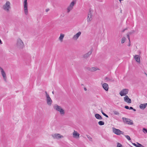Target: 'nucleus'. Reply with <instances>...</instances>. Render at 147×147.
Masks as SVG:
<instances>
[{"label":"nucleus","mask_w":147,"mask_h":147,"mask_svg":"<svg viewBox=\"0 0 147 147\" xmlns=\"http://www.w3.org/2000/svg\"><path fill=\"white\" fill-rule=\"evenodd\" d=\"M76 1L75 0H73L67 8V13H69L73 8L74 5L76 4Z\"/></svg>","instance_id":"nucleus-3"},{"label":"nucleus","mask_w":147,"mask_h":147,"mask_svg":"<svg viewBox=\"0 0 147 147\" xmlns=\"http://www.w3.org/2000/svg\"><path fill=\"white\" fill-rule=\"evenodd\" d=\"M98 124L99 125H103L105 123L103 121H100L98 122Z\"/></svg>","instance_id":"nucleus-25"},{"label":"nucleus","mask_w":147,"mask_h":147,"mask_svg":"<svg viewBox=\"0 0 147 147\" xmlns=\"http://www.w3.org/2000/svg\"><path fill=\"white\" fill-rule=\"evenodd\" d=\"M145 105H146V106H147V103H145Z\"/></svg>","instance_id":"nucleus-41"},{"label":"nucleus","mask_w":147,"mask_h":147,"mask_svg":"<svg viewBox=\"0 0 147 147\" xmlns=\"http://www.w3.org/2000/svg\"><path fill=\"white\" fill-rule=\"evenodd\" d=\"M124 101L128 103H131V100L129 98L128 96L127 95H126L124 98Z\"/></svg>","instance_id":"nucleus-16"},{"label":"nucleus","mask_w":147,"mask_h":147,"mask_svg":"<svg viewBox=\"0 0 147 147\" xmlns=\"http://www.w3.org/2000/svg\"><path fill=\"white\" fill-rule=\"evenodd\" d=\"M92 20V14L91 12L90 11L88 15L87 21L88 22H90Z\"/></svg>","instance_id":"nucleus-13"},{"label":"nucleus","mask_w":147,"mask_h":147,"mask_svg":"<svg viewBox=\"0 0 147 147\" xmlns=\"http://www.w3.org/2000/svg\"><path fill=\"white\" fill-rule=\"evenodd\" d=\"M54 108L55 110L59 112L61 116H63L65 115V111L61 106L57 105H55L54 106Z\"/></svg>","instance_id":"nucleus-1"},{"label":"nucleus","mask_w":147,"mask_h":147,"mask_svg":"<svg viewBox=\"0 0 147 147\" xmlns=\"http://www.w3.org/2000/svg\"><path fill=\"white\" fill-rule=\"evenodd\" d=\"M11 3L9 1H7L3 6V9L7 12H9L11 9Z\"/></svg>","instance_id":"nucleus-2"},{"label":"nucleus","mask_w":147,"mask_h":147,"mask_svg":"<svg viewBox=\"0 0 147 147\" xmlns=\"http://www.w3.org/2000/svg\"><path fill=\"white\" fill-rule=\"evenodd\" d=\"M86 69L88 71L91 72H94L97 70H100V69L97 67H86Z\"/></svg>","instance_id":"nucleus-7"},{"label":"nucleus","mask_w":147,"mask_h":147,"mask_svg":"<svg viewBox=\"0 0 147 147\" xmlns=\"http://www.w3.org/2000/svg\"><path fill=\"white\" fill-rule=\"evenodd\" d=\"M125 136L129 140H131V138L128 135H125Z\"/></svg>","instance_id":"nucleus-27"},{"label":"nucleus","mask_w":147,"mask_h":147,"mask_svg":"<svg viewBox=\"0 0 147 147\" xmlns=\"http://www.w3.org/2000/svg\"><path fill=\"white\" fill-rule=\"evenodd\" d=\"M86 136L90 141H92V138L89 136L87 135Z\"/></svg>","instance_id":"nucleus-32"},{"label":"nucleus","mask_w":147,"mask_h":147,"mask_svg":"<svg viewBox=\"0 0 147 147\" xmlns=\"http://www.w3.org/2000/svg\"><path fill=\"white\" fill-rule=\"evenodd\" d=\"M64 36L65 35L64 34L61 33L60 34V36L59 39L61 42H62L63 41Z\"/></svg>","instance_id":"nucleus-21"},{"label":"nucleus","mask_w":147,"mask_h":147,"mask_svg":"<svg viewBox=\"0 0 147 147\" xmlns=\"http://www.w3.org/2000/svg\"><path fill=\"white\" fill-rule=\"evenodd\" d=\"M73 136L74 138H79L80 137V134L77 131H74L73 133Z\"/></svg>","instance_id":"nucleus-17"},{"label":"nucleus","mask_w":147,"mask_h":147,"mask_svg":"<svg viewBox=\"0 0 147 147\" xmlns=\"http://www.w3.org/2000/svg\"><path fill=\"white\" fill-rule=\"evenodd\" d=\"M127 37H128V39L129 40V43H130V38H129V35L128 34L127 35ZM130 43H129V44H128V46H130Z\"/></svg>","instance_id":"nucleus-31"},{"label":"nucleus","mask_w":147,"mask_h":147,"mask_svg":"<svg viewBox=\"0 0 147 147\" xmlns=\"http://www.w3.org/2000/svg\"><path fill=\"white\" fill-rule=\"evenodd\" d=\"M0 69L1 71V74L3 76V78L4 80L6 82L7 80V77L6 76V74L5 71H4L3 69L1 67H0Z\"/></svg>","instance_id":"nucleus-12"},{"label":"nucleus","mask_w":147,"mask_h":147,"mask_svg":"<svg viewBox=\"0 0 147 147\" xmlns=\"http://www.w3.org/2000/svg\"><path fill=\"white\" fill-rule=\"evenodd\" d=\"M117 147H121L122 146V145L119 143H118L117 146Z\"/></svg>","instance_id":"nucleus-33"},{"label":"nucleus","mask_w":147,"mask_h":147,"mask_svg":"<svg viewBox=\"0 0 147 147\" xmlns=\"http://www.w3.org/2000/svg\"><path fill=\"white\" fill-rule=\"evenodd\" d=\"M112 129L113 132L117 135H120L121 134H124V132L123 131H121L119 129L114 127Z\"/></svg>","instance_id":"nucleus-8"},{"label":"nucleus","mask_w":147,"mask_h":147,"mask_svg":"<svg viewBox=\"0 0 147 147\" xmlns=\"http://www.w3.org/2000/svg\"><path fill=\"white\" fill-rule=\"evenodd\" d=\"M122 119L123 121V122L125 123H126L128 124L131 125H132L133 124V121L130 120L129 119L125 117H123Z\"/></svg>","instance_id":"nucleus-10"},{"label":"nucleus","mask_w":147,"mask_h":147,"mask_svg":"<svg viewBox=\"0 0 147 147\" xmlns=\"http://www.w3.org/2000/svg\"><path fill=\"white\" fill-rule=\"evenodd\" d=\"M127 28H125V29H124L123 30H122V32H124V31H125V30H127Z\"/></svg>","instance_id":"nucleus-36"},{"label":"nucleus","mask_w":147,"mask_h":147,"mask_svg":"<svg viewBox=\"0 0 147 147\" xmlns=\"http://www.w3.org/2000/svg\"><path fill=\"white\" fill-rule=\"evenodd\" d=\"M146 107L145 104H141L139 106L140 108L142 109H144Z\"/></svg>","instance_id":"nucleus-23"},{"label":"nucleus","mask_w":147,"mask_h":147,"mask_svg":"<svg viewBox=\"0 0 147 147\" xmlns=\"http://www.w3.org/2000/svg\"><path fill=\"white\" fill-rule=\"evenodd\" d=\"M49 10V9H46V11L47 12H48Z\"/></svg>","instance_id":"nucleus-37"},{"label":"nucleus","mask_w":147,"mask_h":147,"mask_svg":"<svg viewBox=\"0 0 147 147\" xmlns=\"http://www.w3.org/2000/svg\"><path fill=\"white\" fill-rule=\"evenodd\" d=\"M126 40V38L125 37H123L121 39V43L123 44L124 43Z\"/></svg>","instance_id":"nucleus-26"},{"label":"nucleus","mask_w":147,"mask_h":147,"mask_svg":"<svg viewBox=\"0 0 147 147\" xmlns=\"http://www.w3.org/2000/svg\"><path fill=\"white\" fill-rule=\"evenodd\" d=\"M45 92L46 94L47 103L48 105H51L52 103V100L50 98L49 94H48L47 92L45 91Z\"/></svg>","instance_id":"nucleus-6"},{"label":"nucleus","mask_w":147,"mask_h":147,"mask_svg":"<svg viewBox=\"0 0 147 147\" xmlns=\"http://www.w3.org/2000/svg\"><path fill=\"white\" fill-rule=\"evenodd\" d=\"M27 0H24L23 3L24 10L25 14L27 15L28 14V3L27 2Z\"/></svg>","instance_id":"nucleus-5"},{"label":"nucleus","mask_w":147,"mask_h":147,"mask_svg":"<svg viewBox=\"0 0 147 147\" xmlns=\"http://www.w3.org/2000/svg\"><path fill=\"white\" fill-rule=\"evenodd\" d=\"M52 136L54 139H59L62 138L63 136L59 134L55 133L52 135Z\"/></svg>","instance_id":"nucleus-11"},{"label":"nucleus","mask_w":147,"mask_h":147,"mask_svg":"<svg viewBox=\"0 0 147 147\" xmlns=\"http://www.w3.org/2000/svg\"><path fill=\"white\" fill-rule=\"evenodd\" d=\"M105 80L107 82H113L114 80L113 78L111 77H106L105 78Z\"/></svg>","instance_id":"nucleus-18"},{"label":"nucleus","mask_w":147,"mask_h":147,"mask_svg":"<svg viewBox=\"0 0 147 147\" xmlns=\"http://www.w3.org/2000/svg\"><path fill=\"white\" fill-rule=\"evenodd\" d=\"M132 110H133L134 111H136V109H132Z\"/></svg>","instance_id":"nucleus-38"},{"label":"nucleus","mask_w":147,"mask_h":147,"mask_svg":"<svg viewBox=\"0 0 147 147\" xmlns=\"http://www.w3.org/2000/svg\"><path fill=\"white\" fill-rule=\"evenodd\" d=\"M143 131L144 133H147V129L145 128H143Z\"/></svg>","instance_id":"nucleus-30"},{"label":"nucleus","mask_w":147,"mask_h":147,"mask_svg":"<svg viewBox=\"0 0 147 147\" xmlns=\"http://www.w3.org/2000/svg\"><path fill=\"white\" fill-rule=\"evenodd\" d=\"M125 108L126 109H129V107L127 106H125Z\"/></svg>","instance_id":"nucleus-34"},{"label":"nucleus","mask_w":147,"mask_h":147,"mask_svg":"<svg viewBox=\"0 0 147 147\" xmlns=\"http://www.w3.org/2000/svg\"><path fill=\"white\" fill-rule=\"evenodd\" d=\"M114 114L116 115H119V112L116 111H113Z\"/></svg>","instance_id":"nucleus-24"},{"label":"nucleus","mask_w":147,"mask_h":147,"mask_svg":"<svg viewBox=\"0 0 147 147\" xmlns=\"http://www.w3.org/2000/svg\"><path fill=\"white\" fill-rule=\"evenodd\" d=\"M81 34V32L79 31L76 34L74 35L73 36V39L75 40H77L79 36H80Z\"/></svg>","instance_id":"nucleus-14"},{"label":"nucleus","mask_w":147,"mask_h":147,"mask_svg":"<svg viewBox=\"0 0 147 147\" xmlns=\"http://www.w3.org/2000/svg\"><path fill=\"white\" fill-rule=\"evenodd\" d=\"M129 90L127 89H124L122 90L119 92L121 96H126Z\"/></svg>","instance_id":"nucleus-9"},{"label":"nucleus","mask_w":147,"mask_h":147,"mask_svg":"<svg viewBox=\"0 0 147 147\" xmlns=\"http://www.w3.org/2000/svg\"><path fill=\"white\" fill-rule=\"evenodd\" d=\"M16 46L18 48L20 49H22L24 47V43L21 39L19 38L17 40Z\"/></svg>","instance_id":"nucleus-4"},{"label":"nucleus","mask_w":147,"mask_h":147,"mask_svg":"<svg viewBox=\"0 0 147 147\" xmlns=\"http://www.w3.org/2000/svg\"><path fill=\"white\" fill-rule=\"evenodd\" d=\"M101 113H102V114L105 116L107 117H109L108 115H106V114H105V113H104L102 110L101 111Z\"/></svg>","instance_id":"nucleus-29"},{"label":"nucleus","mask_w":147,"mask_h":147,"mask_svg":"<svg viewBox=\"0 0 147 147\" xmlns=\"http://www.w3.org/2000/svg\"><path fill=\"white\" fill-rule=\"evenodd\" d=\"M132 144L134 146L137 147H141L140 145H139L138 144H136L134 143H132Z\"/></svg>","instance_id":"nucleus-28"},{"label":"nucleus","mask_w":147,"mask_h":147,"mask_svg":"<svg viewBox=\"0 0 147 147\" xmlns=\"http://www.w3.org/2000/svg\"><path fill=\"white\" fill-rule=\"evenodd\" d=\"M92 51L90 50L87 53L83 55V56L85 58H86L89 57L92 54Z\"/></svg>","instance_id":"nucleus-19"},{"label":"nucleus","mask_w":147,"mask_h":147,"mask_svg":"<svg viewBox=\"0 0 147 147\" xmlns=\"http://www.w3.org/2000/svg\"><path fill=\"white\" fill-rule=\"evenodd\" d=\"M134 58L138 63H140V56L138 55H135L134 56Z\"/></svg>","instance_id":"nucleus-20"},{"label":"nucleus","mask_w":147,"mask_h":147,"mask_svg":"<svg viewBox=\"0 0 147 147\" xmlns=\"http://www.w3.org/2000/svg\"><path fill=\"white\" fill-rule=\"evenodd\" d=\"M84 90L85 91L86 90H87L86 88H84Z\"/></svg>","instance_id":"nucleus-39"},{"label":"nucleus","mask_w":147,"mask_h":147,"mask_svg":"<svg viewBox=\"0 0 147 147\" xmlns=\"http://www.w3.org/2000/svg\"><path fill=\"white\" fill-rule=\"evenodd\" d=\"M101 84L103 88L106 91H108L109 88L108 85L106 83H101Z\"/></svg>","instance_id":"nucleus-15"},{"label":"nucleus","mask_w":147,"mask_h":147,"mask_svg":"<svg viewBox=\"0 0 147 147\" xmlns=\"http://www.w3.org/2000/svg\"><path fill=\"white\" fill-rule=\"evenodd\" d=\"M129 109H133V108L132 107H131L129 108Z\"/></svg>","instance_id":"nucleus-35"},{"label":"nucleus","mask_w":147,"mask_h":147,"mask_svg":"<svg viewBox=\"0 0 147 147\" xmlns=\"http://www.w3.org/2000/svg\"><path fill=\"white\" fill-rule=\"evenodd\" d=\"M95 117L97 119L101 120L102 119L101 116L98 114H96L95 115Z\"/></svg>","instance_id":"nucleus-22"},{"label":"nucleus","mask_w":147,"mask_h":147,"mask_svg":"<svg viewBox=\"0 0 147 147\" xmlns=\"http://www.w3.org/2000/svg\"><path fill=\"white\" fill-rule=\"evenodd\" d=\"M144 74L146 75V76H147V74L146 73H145Z\"/></svg>","instance_id":"nucleus-40"},{"label":"nucleus","mask_w":147,"mask_h":147,"mask_svg":"<svg viewBox=\"0 0 147 147\" xmlns=\"http://www.w3.org/2000/svg\"><path fill=\"white\" fill-rule=\"evenodd\" d=\"M52 93L53 94H54V91H53L52 92Z\"/></svg>","instance_id":"nucleus-42"}]
</instances>
